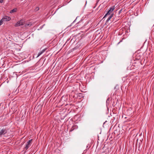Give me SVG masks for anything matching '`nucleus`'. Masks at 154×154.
<instances>
[{"label":"nucleus","mask_w":154,"mask_h":154,"mask_svg":"<svg viewBox=\"0 0 154 154\" xmlns=\"http://www.w3.org/2000/svg\"><path fill=\"white\" fill-rule=\"evenodd\" d=\"M119 19V18H118H118H117V19H116V21H117V20H118Z\"/></svg>","instance_id":"aec40b11"},{"label":"nucleus","mask_w":154,"mask_h":154,"mask_svg":"<svg viewBox=\"0 0 154 154\" xmlns=\"http://www.w3.org/2000/svg\"><path fill=\"white\" fill-rule=\"evenodd\" d=\"M76 127V126H73L71 128V129L69 131H72Z\"/></svg>","instance_id":"9d476101"},{"label":"nucleus","mask_w":154,"mask_h":154,"mask_svg":"<svg viewBox=\"0 0 154 154\" xmlns=\"http://www.w3.org/2000/svg\"><path fill=\"white\" fill-rule=\"evenodd\" d=\"M79 18L78 17H77L76 19L74 21V23H76L77 24L81 23L82 22V21H79Z\"/></svg>","instance_id":"423d86ee"},{"label":"nucleus","mask_w":154,"mask_h":154,"mask_svg":"<svg viewBox=\"0 0 154 154\" xmlns=\"http://www.w3.org/2000/svg\"><path fill=\"white\" fill-rule=\"evenodd\" d=\"M17 11V8H14L12 10H11V11H10V13H14V12H16V11Z\"/></svg>","instance_id":"1a4fd4ad"},{"label":"nucleus","mask_w":154,"mask_h":154,"mask_svg":"<svg viewBox=\"0 0 154 154\" xmlns=\"http://www.w3.org/2000/svg\"><path fill=\"white\" fill-rule=\"evenodd\" d=\"M69 105H71V104H69Z\"/></svg>","instance_id":"5701e85b"},{"label":"nucleus","mask_w":154,"mask_h":154,"mask_svg":"<svg viewBox=\"0 0 154 154\" xmlns=\"http://www.w3.org/2000/svg\"><path fill=\"white\" fill-rule=\"evenodd\" d=\"M140 142L141 143H142V141L143 140V139L142 138H140Z\"/></svg>","instance_id":"4468645a"},{"label":"nucleus","mask_w":154,"mask_h":154,"mask_svg":"<svg viewBox=\"0 0 154 154\" xmlns=\"http://www.w3.org/2000/svg\"><path fill=\"white\" fill-rule=\"evenodd\" d=\"M39 7H37L35 8V11H38V10H39Z\"/></svg>","instance_id":"ddd939ff"},{"label":"nucleus","mask_w":154,"mask_h":154,"mask_svg":"<svg viewBox=\"0 0 154 154\" xmlns=\"http://www.w3.org/2000/svg\"><path fill=\"white\" fill-rule=\"evenodd\" d=\"M47 49L46 48H45L42 50L40 52H39L37 56V57H38L42 54Z\"/></svg>","instance_id":"0eeeda50"},{"label":"nucleus","mask_w":154,"mask_h":154,"mask_svg":"<svg viewBox=\"0 0 154 154\" xmlns=\"http://www.w3.org/2000/svg\"><path fill=\"white\" fill-rule=\"evenodd\" d=\"M126 118H126V117H125V119H126Z\"/></svg>","instance_id":"393cba45"},{"label":"nucleus","mask_w":154,"mask_h":154,"mask_svg":"<svg viewBox=\"0 0 154 154\" xmlns=\"http://www.w3.org/2000/svg\"><path fill=\"white\" fill-rule=\"evenodd\" d=\"M72 96V95H71V96L70 95H69V97L70 98H71V97Z\"/></svg>","instance_id":"a211bd4d"},{"label":"nucleus","mask_w":154,"mask_h":154,"mask_svg":"<svg viewBox=\"0 0 154 154\" xmlns=\"http://www.w3.org/2000/svg\"><path fill=\"white\" fill-rule=\"evenodd\" d=\"M2 19V20H3L4 21H7L10 20L11 19V18L10 17L5 16L3 17Z\"/></svg>","instance_id":"39448f33"},{"label":"nucleus","mask_w":154,"mask_h":154,"mask_svg":"<svg viewBox=\"0 0 154 154\" xmlns=\"http://www.w3.org/2000/svg\"><path fill=\"white\" fill-rule=\"evenodd\" d=\"M72 96V95H71V96L70 95H69V97L70 98H71V97Z\"/></svg>","instance_id":"6ab92c4d"},{"label":"nucleus","mask_w":154,"mask_h":154,"mask_svg":"<svg viewBox=\"0 0 154 154\" xmlns=\"http://www.w3.org/2000/svg\"><path fill=\"white\" fill-rule=\"evenodd\" d=\"M24 24V21L23 20H20L17 22L15 24V26L17 27L21 25H23Z\"/></svg>","instance_id":"20e7f679"},{"label":"nucleus","mask_w":154,"mask_h":154,"mask_svg":"<svg viewBox=\"0 0 154 154\" xmlns=\"http://www.w3.org/2000/svg\"><path fill=\"white\" fill-rule=\"evenodd\" d=\"M137 143H136V147H137Z\"/></svg>","instance_id":"412c9836"},{"label":"nucleus","mask_w":154,"mask_h":154,"mask_svg":"<svg viewBox=\"0 0 154 154\" xmlns=\"http://www.w3.org/2000/svg\"><path fill=\"white\" fill-rule=\"evenodd\" d=\"M115 9V6H112L110 7V9L107 11L106 14L104 16L103 18L105 17L107 15H109L110 13L114 10Z\"/></svg>","instance_id":"f03ea898"},{"label":"nucleus","mask_w":154,"mask_h":154,"mask_svg":"<svg viewBox=\"0 0 154 154\" xmlns=\"http://www.w3.org/2000/svg\"><path fill=\"white\" fill-rule=\"evenodd\" d=\"M113 14H111V15L109 17L108 19L106 21V23H108L109 21L110 20V19L113 17Z\"/></svg>","instance_id":"6e6552de"},{"label":"nucleus","mask_w":154,"mask_h":154,"mask_svg":"<svg viewBox=\"0 0 154 154\" xmlns=\"http://www.w3.org/2000/svg\"><path fill=\"white\" fill-rule=\"evenodd\" d=\"M72 96V95H71V96L70 95H69V97L70 98H71V97Z\"/></svg>","instance_id":"f3484780"},{"label":"nucleus","mask_w":154,"mask_h":154,"mask_svg":"<svg viewBox=\"0 0 154 154\" xmlns=\"http://www.w3.org/2000/svg\"><path fill=\"white\" fill-rule=\"evenodd\" d=\"M4 22V21L2 20V19L0 21V26L3 24V23Z\"/></svg>","instance_id":"f8f14e48"},{"label":"nucleus","mask_w":154,"mask_h":154,"mask_svg":"<svg viewBox=\"0 0 154 154\" xmlns=\"http://www.w3.org/2000/svg\"><path fill=\"white\" fill-rule=\"evenodd\" d=\"M122 10V9H121L119 11V14H120L121 13Z\"/></svg>","instance_id":"2eb2a0df"},{"label":"nucleus","mask_w":154,"mask_h":154,"mask_svg":"<svg viewBox=\"0 0 154 154\" xmlns=\"http://www.w3.org/2000/svg\"><path fill=\"white\" fill-rule=\"evenodd\" d=\"M140 143H139V144H138V150H140V149L141 150L142 149V146L140 147Z\"/></svg>","instance_id":"9b49d317"},{"label":"nucleus","mask_w":154,"mask_h":154,"mask_svg":"<svg viewBox=\"0 0 154 154\" xmlns=\"http://www.w3.org/2000/svg\"><path fill=\"white\" fill-rule=\"evenodd\" d=\"M32 141V139H31L29 140L26 144V145L24 147V149L26 150H27L30 146L31 144Z\"/></svg>","instance_id":"7ed1b4c3"},{"label":"nucleus","mask_w":154,"mask_h":154,"mask_svg":"<svg viewBox=\"0 0 154 154\" xmlns=\"http://www.w3.org/2000/svg\"><path fill=\"white\" fill-rule=\"evenodd\" d=\"M142 135V134H140V135Z\"/></svg>","instance_id":"a878e982"},{"label":"nucleus","mask_w":154,"mask_h":154,"mask_svg":"<svg viewBox=\"0 0 154 154\" xmlns=\"http://www.w3.org/2000/svg\"><path fill=\"white\" fill-rule=\"evenodd\" d=\"M71 26V25H70L69 26H68V27L69 26Z\"/></svg>","instance_id":"bb28decb"},{"label":"nucleus","mask_w":154,"mask_h":154,"mask_svg":"<svg viewBox=\"0 0 154 154\" xmlns=\"http://www.w3.org/2000/svg\"><path fill=\"white\" fill-rule=\"evenodd\" d=\"M70 75H69V76L68 77V78L70 77ZM71 77V76H70V77Z\"/></svg>","instance_id":"4be33fe9"},{"label":"nucleus","mask_w":154,"mask_h":154,"mask_svg":"<svg viewBox=\"0 0 154 154\" xmlns=\"http://www.w3.org/2000/svg\"><path fill=\"white\" fill-rule=\"evenodd\" d=\"M7 130L6 128H0V137L3 135H5L7 133Z\"/></svg>","instance_id":"f257e3e1"},{"label":"nucleus","mask_w":154,"mask_h":154,"mask_svg":"<svg viewBox=\"0 0 154 154\" xmlns=\"http://www.w3.org/2000/svg\"><path fill=\"white\" fill-rule=\"evenodd\" d=\"M138 139H137V141H138Z\"/></svg>","instance_id":"b1692460"},{"label":"nucleus","mask_w":154,"mask_h":154,"mask_svg":"<svg viewBox=\"0 0 154 154\" xmlns=\"http://www.w3.org/2000/svg\"><path fill=\"white\" fill-rule=\"evenodd\" d=\"M3 2V0H0V3H2Z\"/></svg>","instance_id":"dca6fc26"}]
</instances>
